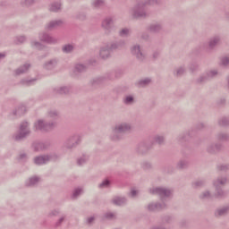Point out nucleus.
I'll return each instance as SVG.
<instances>
[{"label":"nucleus","mask_w":229,"mask_h":229,"mask_svg":"<svg viewBox=\"0 0 229 229\" xmlns=\"http://www.w3.org/2000/svg\"><path fill=\"white\" fill-rule=\"evenodd\" d=\"M47 157V162H56L58 158H60V156L56 153H50V154H46Z\"/></svg>","instance_id":"2f4dec72"},{"label":"nucleus","mask_w":229,"mask_h":229,"mask_svg":"<svg viewBox=\"0 0 229 229\" xmlns=\"http://www.w3.org/2000/svg\"><path fill=\"white\" fill-rule=\"evenodd\" d=\"M14 115H23L26 114V106L21 105L14 112Z\"/></svg>","instance_id":"e433bc0d"},{"label":"nucleus","mask_w":229,"mask_h":229,"mask_svg":"<svg viewBox=\"0 0 229 229\" xmlns=\"http://www.w3.org/2000/svg\"><path fill=\"white\" fill-rule=\"evenodd\" d=\"M105 217L106 219H117V215H115V213H112V212H107L105 214Z\"/></svg>","instance_id":"c03bdc74"},{"label":"nucleus","mask_w":229,"mask_h":229,"mask_svg":"<svg viewBox=\"0 0 229 229\" xmlns=\"http://www.w3.org/2000/svg\"><path fill=\"white\" fill-rule=\"evenodd\" d=\"M216 140L219 142H229V133L225 131H220L216 134Z\"/></svg>","instance_id":"aec40b11"},{"label":"nucleus","mask_w":229,"mask_h":229,"mask_svg":"<svg viewBox=\"0 0 229 229\" xmlns=\"http://www.w3.org/2000/svg\"><path fill=\"white\" fill-rule=\"evenodd\" d=\"M199 199L202 200H209L212 199L213 196H212V192H210V191H203L199 196Z\"/></svg>","instance_id":"c756f323"},{"label":"nucleus","mask_w":229,"mask_h":229,"mask_svg":"<svg viewBox=\"0 0 229 229\" xmlns=\"http://www.w3.org/2000/svg\"><path fill=\"white\" fill-rule=\"evenodd\" d=\"M65 221V216H62L55 224V226H60L62 225V222Z\"/></svg>","instance_id":"09e8293b"},{"label":"nucleus","mask_w":229,"mask_h":229,"mask_svg":"<svg viewBox=\"0 0 229 229\" xmlns=\"http://www.w3.org/2000/svg\"><path fill=\"white\" fill-rule=\"evenodd\" d=\"M218 64L223 69H228V67H229V58H221Z\"/></svg>","instance_id":"4c0bfd02"},{"label":"nucleus","mask_w":229,"mask_h":229,"mask_svg":"<svg viewBox=\"0 0 229 229\" xmlns=\"http://www.w3.org/2000/svg\"><path fill=\"white\" fill-rule=\"evenodd\" d=\"M111 203L116 207H123L128 203L126 197L115 196L111 199Z\"/></svg>","instance_id":"4468645a"},{"label":"nucleus","mask_w":229,"mask_h":229,"mask_svg":"<svg viewBox=\"0 0 229 229\" xmlns=\"http://www.w3.org/2000/svg\"><path fill=\"white\" fill-rule=\"evenodd\" d=\"M96 65H99V61L94 58H90L85 64H76L74 66L73 73L80 74L81 72H85L89 67H96Z\"/></svg>","instance_id":"39448f33"},{"label":"nucleus","mask_w":229,"mask_h":229,"mask_svg":"<svg viewBox=\"0 0 229 229\" xmlns=\"http://www.w3.org/2000/svg\"><path fill=\"white\" fill-rule=\"evenodd\" d=\"M208 80H214V78H217L219 75V72L217 70H210L206 72Z\"/></svg>","instance_id":"473e14b6"},{"label":"nucleus","mask_w":229,"mask_h":229,"mask_svg":"<svg viewBox=\"0 0 229 229\" xmlns=\"http://www.w3.org/2000/svg\"><path fill=\"white\" fill-rule=\"evenodd\" d=\"M60 117V113L58 110L55 109H50L47 111V118L50 119V121H56Z\"/></svg>","instance_id":"a211bd4d"},{"label":"nucleus","mask_w":229,"mask_h":229,"mask_svg":"<svg viewBox=\"0 0 229 229\" xmlns=\"http://www.w3.org/2000/svg\"><path fill=\"white\" fill-rule=\"evenodd\" d=\"M203 128H205V123H199L197 125V130H203Z\"/></svg>","instance_id":"603ef678"},{"label":"nucleus","mask_w":229,"mask_h":229,"mask_svg":"<svg viewBox=\"0 0 229 229\" xmlns=\"http://www.w3.org/2000/svg\"><path fill=\"white\" fill-rule=\"evenodd\" d=\"M218 124L222 126V128H226L229 126V117L224 116L218 120Z\"/></svg>","instance_id":"72a5a7b5"},{"label":"nucleus","mask_w":229,"mask_h":229,"mask_svg":"<svg viewBox=\"0 0 229 229\" xmlns=\"http://www.w3.org/2000/svg\"><path fill=\"white\" fill-rule=\"evenodd\" d=\"M72 92V89L71 86H61L53 89V93L59 94V96H67V94H71Z\"/></svg>","instance_id":"ddd939ff"},{"label":"nucleus","mask_w":229,"mask_h":229,"mask_svg":"<svg viewBox=\"0 0 229 229\" xmlns=\"http://www.w3.org/2000/svg\"><path fill=\"white\" fill-rule=\"evenodd\" d=\"M209 81V79H208L207 73H204L195 80V83L197 85H203V83H207V81Z\"/></svg>","instance_id":"393cba45"},{"label":"nucleus","mask_w":229,"mask_h":229,"mask_svg":"<svg viewBox=\"0 0 229 229\" xmlns=\"http://www.w3.org/2000/svg\"><path fill=\"white\" fill-rule=\"evenodd\" d=\"M129 196H131V198H135V196H137V191L131 190V192L129 193Z\"/></svg>","instance_id":"8fccbe9b"},{"label":"nucleus","mask_w":229,"mask_h":229,"mask_svg":"<svg viewBox=\"0 0 229 229\" xmlns=\"http://www.w3.org/2000/svg\"><path fill=\"white\" fill-rule=\"evenodd\" d=\"M215 187V198L217 199H224L228 196V192L223 190V186H214Z\"/></svg>","instance_id":"2eb2a0df"},{"label":"nucleus","mask_w":229,"mask_h":229,"mask_svg":"<svg viewBox=\"0 0 229 229\" xmlns=\"http://www.w3.org/2000/svg\"><path fill=\"white\" fill-rule=\"evenodd\" d=\"M80 142H81V136H80V134H73L65 140L64 148H66V149H72L76 148Z\"/></svg>","instance_id":"0eeeda50"},{"label":"nucleus","mask_w":229,"mask_h":229,"mask_svg":"<svg viewBox=\"0 0 229 229\" xmlns=\"http://www.w3.org/2000/svg\"><path fill=\"white\" fill-rule=\"evenodd\" d=\"M187 167H189V161H187L185 159H181L176 164V169L182 170V169H187Z\"/></svg>","instance_id":"c85d7f7f"},{"label":"nucleus","mask_w":229,"mask_h":229,"mask_svg":"<svg viewBox=\"0 0 229 229\" xmlns=\"http://www.w3.org/2000/svg\"><path fill=\"white\" fill-rule=\"evenodd\" d=\"M183 74H185V67L183 66H181L174 71V76H175V78H182Z\"/></svg>","instance_id":"7c9ffc66"},{"label":"nucleus","mask_w":229,"mask_h":229,"mask_svg":"<svg viewBox=\"0 0 229 229\" xmlns=\"http://www.w3.org/2000/svg\"><path fill=\"white\" fill-rule=\"evenodd\" d=\"M153 148V144L149 143L148 141L143 140L140 141L135 147V153L137 155H140L144 157V155H148L149 150Z\"/></svg>","instance_id":"423d86ee"},{"label":"nucleus","mask_w":229,"mask_h":229,"mask_svg":"<svg viewBox=\"0 0 229 229\" xmlns=\"http://www.w3.org/2000/svg\"><path fill=\"white\" fill-rule=\"evenodd\" d=\"M128 29H123L122 30V31L120 32L121 35H128Z\"/></svg>","instance_id":"864d4df0"},{"label":"nucleus","mask_w":229,"mask_h":229,"mask_svg":"<svg viewBox=\"0 0 229 229\" xmlns=\"http://www.w3.org/2000/svg\"><path fill=\"white\" fill-rule=\"evenodd\" d=\"M30 133H31V131H30V123L28 122H22L20 124L18 132L13 135V140H16V142H21V140H24Z\"/></svg>","instance_id":"20e7f679"},{"label":"nucleus","mask_w":229,"mask_h":229,"mask_svg":"<svg viewBox=\"0 0 229 229\" xmlns=\"http://www.w3.org/2000/svg\"><path fill=\"white\" fill-rule=\"evenodd\" d=\"M57 64H58V61H56V59H50L44 64V69H47V71H51V69H55V67H56Z\"/></svg>","instance_id":"412c9836"},{"label":"nucleus","mask_w":229,"mask_h":229,"mask_svg":"<svg viewBox=\"0 0 229 229\" xmlns=\"http://www.w3.org/2000/svg\"><path fill=\"white\" fill-rule=\"evenodd\" d=\"M4 56H6V54H4V53L0 54V58H4Z\"/></svg>","instance_id":"13d9d810"},{"label":"nucleus","mask_w":229,"mask_h":229,"mask_svg":"<svg viewBox=\"0 0 229 229\" xmlns=\"http://www.w3.org/2000/svg\"><path fill=\"white\" fill-rule=\"evenodd\" d=\"M106 80H114V75H112V73H106V75L92 79L89 81V83L91 87H98V85H101V83H105Z\"/></svg>","instance_id":"1a4fd4ad"},{"label":"nucleus","mask_w":229,"mask_h":229,"mask_svg":"<svg viewBox=\"0 0 229 229\" xmlns=\"http://www.w3.org/2000/svg\"><path fill=\"white\" fill-rule=\"evenodd\" d=\"M198 69H199V65L196 63H193L190 65V71L191 72H196V71H198Z\"/></svg>","instance_id":"a18cd8bd"},{"label":"nucleus","mask_w":229,"mask_h":229,"mask_svg":"<svg viewBox=\"0 0 229 229\" xmlns=\"http://www.w3.org/2000/svg\"><path fill=\"white\" fill-rule=\"evenodd\" d=\"M229 178L228 175L223 174L219 175L213 181V187H225L228 183Z\"/></svg>","instance_id":"f8f14e48"},{"label":"nucleus","mask_w":229,"mask_h":229,"mask_svg":"<svg viewBox=\"0 0 229 229\" xmlns=\"http://www.w3.org/2000/svg\"><path fill=\"white\" fill-rule=\"evenodd\" d=\"M227 85H228V89H229V75H228V79H227Z\"/></svg>","instance_id":"052dcab7"},{"label":"nucleus","mask_w":229,"mask_h":229,"mask_svg":"<svg viewBox=\"0 0 229 229\" xmlns=\"http://www.w3.org/2000/svg\"><path fill=\"white\" fill-rule=\"evenodd\" d=\"M130 131H131V124L128 123H118L113 127L110 139L114 142L123 140L125 133H130Z\"/></svg>","instance_id":"f257e3e1"},{"label":"nucleus","mask_w":229,"mask_h":229,"mask_svg":"<svg viewBox=\"0 0 229 229\" xmlns=\"http://www.w3.org/2000/svg\"><path fill=\"white\" fill-rule=\"evenodd\" d=\"M124 105H133L135 103V98L131 95L126 96L123 99Z\"/></svg>","instance_id":"58836bf2"},{"label":"nucleus","mask_w":229,"mask_h":229,"mask_svg":"<svg viewBox=\"0 0 229 229\" xmlns=\"http://www.w3.org/2000/svg\"><path fill=\"white\" fill-rule=\"evenodd\" d=\"M56 127V121H45L44 119H38L34 123V128L36 131H41L42 133H49Z\"/></svg>","instance_id":"f03ea898"},{"label":"nucleus","mask_w":229,"mask_h":229,"mask_svg":"<svg viewBox=\"0 0 229 229\" xmlns=\"http://www.w3.org/2000/svg\"><path fill=\"white\" fill-rule=\"evenodd\" d=\"M59 9H60V7H58L57 9H55V7H52V8H51L52 12H56V11L59 10Z\"/></svg>","instance_id":"4d7b16f0"},{"label":"nucleus","mask_w":229,"mask_h":229,"mask_svg":"<svg viewBox=\"0 0 229 229\" xmlns=\"http://www.w3.org/2000/svg\"><path fill=\"white\" fill-rule=\"evenodd\" d=\"M149 83H151V78H145V79L140 80L137 82V87H140V88L148 87Z\"/></svg>","instance_id":"bb28decb"},{"label":"nucleus","mask_w":229,"mask_h":229,"mask_svg":"<svg viewBox=\"0 0 229 229\" xmlns=\"http://www.w3.org/2000/svg\"><path fill=\"white\" fill-rule=\"evenodd\" d=\"M87 162H89V155L87 154H83L81 157L77 158V165H84Z\"/></svg>","instance_id":"cd10ccee"},{"label":"nucleus","mask_w":229,"mask_h":229,"mask_svg":"<svg viewBox=\"0 0 229 229\" xmlns=\"http://www.w3.org/2000/svg\"><path fill=\"white\" fill-rule=\"evenodd\" d=\"M141 167H142V169H144V171H149V169H153V165H151V163L146 161L141 164Z\"/></svg>","instance_id":"ea45409f"},{"label":"nucleus","mask_w":229,"mask_h":229,"mask_svg":"<svg viewBox=\"0 0 229 229\" xmlns=\"http://www.w3.org/2000/svg\"><path fill=\"white\" fill-rule=\"evenodd\" d=\"M72 49H74V46H72L71 44H67L63 47L64 53H71V51H72Z\"/></svg>","instance_id":"79ce46f5"},{"label":"nucleus","mask_w":229,"mask_h":229,"mask_svg":"<svg viewBox=\"0 0 229 229\" xmlns=\"http://www.w3.org/2000/svg\"><path fill=\"white\" fill-rule=\"evenodd\" d=\"M51 144L49 142L36 141L32 143L33 150L36 152L46 151L49 149Z\"/></svg>","instance_id":"9b49d317"},{"label":"nucleus","mask_w":229,"mask_h":229,"mask_svg":"<svg viewBox=\"0 0 229 229\" xmlns=\"http://www.w3.org/2000/svg\"><path fill=\"white\" fill-rule=\"evenodd\" d=\"M25 158H27L26 154L22 153V154L20 155V159L21 160H24Z\"/></svg>","instance_id":"6e6d98bb"},{"label":"nucleus","mask_w":229,"mask_h":229,"mask_svg":"<svg viewBox=\"0 0 229 229\" xmlns=\"http://www.w3.org/2000/svg\"><path fill=\"white\" fill-rule=\"evenodd\" d=\"M30 67H31V64H25L22 66H20L18 69L14 71L15 76H21V74H26L28 71L30 70Z\"/></svg>","instance_id":"f3484780"},{"label":"nucleus","mask_w":229,"mask_h":229,"mask_svg":"<svg viewBox=\"0 0 229 229\" xmlns=\"http://www.w3.org/2000/svg\"><path fill=\"white\" fill-rule=\"evenodd\" d=\"M153 141L156 144H158L159 146H162L163 144H165V136L157 134L153 137Z\"/></svg>","instance_id":"4be33fe9"},{"label":"nucleus","mask_w":229,"mask_h":229,"mask_svg":"<svg viewBox=\"0 0 229 229\" xmlns=\"http://www.w3.org/2000/svg\"><path fill=\"white\" fill-rule=\"evenodd\" d=\"M177 139L179 142H186V140H189V139H191V132H184L179 135Z\"/></svg>","instance_id":"f704fd0d"},{"label":"nucleus","mask_w":229,"mask_h":229,"mask_svg":"<svg viewBox=\"0 0 229 229\" xmlns=\"http://www.w3.org/2000/svg\"><path fill=\"white\" fill-rule=\"evenodd\" d=\"M206 151L208 155H217L223 151V144L219 142H209L206 146Z\"/></svg>","instance_id":"6e6552de"},{"label":"nucleus","mask_w":229,"mask_h":229,"mask_svg":"<svg viewBox=\"0 0 229 229\" xmlns=\"http://www.w3.org/2000/svg\"><path fill=\"white\" fill-rule=\"evenodd\" d=\"M58 214H60L58 210H54L50 213L51 216H58Z\"/></svg>","instance_id":"5fc2aeb1"},{"label":"nucleus","mask_w":229,"mask_h":229,"mask_svg":"<svg viewBox=\"0 0 229 229\" xmlns=\"http://www.w3.org/2000/svg\"><path fill=\"white\" fill-rule=\"evenodd\" d=\"M94 216H90L87 219V224L88 225H92V223H94Z\"/></svg>","instance_id":"3c124183"},{"label":"nucleus","mask_w":229,"mask_h":229,"mask_svg":"<svg viewBox=\"0 0 229 229\" xmlns=\"http://www.w3.org/2000/svg\"><path fill=\"white\" fill-rule=\"evenodd\" d=\"M162 221L164 224L169 225V223H171V221H173V217H171L169 216H165L162 218Z\"/></svg>","instance_id":"49530a36"},{"label":"nucleus","mask_w":229,"mask_h":229,"mask_svg":"<svg viewBox=\"0 0 229 229\" xmlns=\"http://www.w3.org/2000/svg\"><path fill=\"white\" fill-rule=\"evenodd\" d=\"M137 51H139V47H137Z\"/></svg>","instance_id":"680f3d73"},{"label":"nucleus","mask_w":229,"mask_h":229,"mask_svg":"<svg viewBox=\"0 0 229 229\" xmlns=\"http://www.w3.org/2000/svg\"><path fill=\"white\" fill-rule=\"evenodd\" d=\"M207 185V181L205 179H199L191 183L193 189H201V187H205Z\"/></svg>","instance_id":"5701e85b"},{"label":"nucleus","mask_w":229,"mask_h":229,"mask_svg":"<svg viewBox=\"0 0 229 229\" xmlns=\"http://www.w3.org/2000/svg\"><path fill=\"white\" fill-rule=\"evenodd\" d=\"M40 182V178L37 176L30 177L29 179V182H26V187H34V185H37Z\"/></svg>","instance_id":"a878e982"},{"label":"nucleus","mask_w":229,"mask_h":229,"mask_svg":"<svg viewBox=\"0 0 229 229\" xmlns=\"http://www.w3.org/2000/svg\"><path fill=\"white\" fill-rule=\"evenodd\" d=\"M99 189H106L107 187H110V180L106 179L104 180L99 185Z\"/></svg>","instance_id":"a19ab883"},{"label":"nucleus","mask_w":229,"mask_h":229,"mask_svg":"<svg viewBox=\"0 0 229 229\" xmlns=\"http://www.w3.org/2000/svg\"><path fill=\"white\" fill-rule=\"evenodd\" d=\"M148 192L154 196H159L161 201H165L167 198H171L173 190L165 187H153L148 190Z\"/></svg>","instance_id":"7ed1b4c3"},{"label":"nucleus","mask_w":229,"mask_h":229,"mask_svg":"<svg viewBox=\"0 0 229 229\" xmlns=\"http://www.w3.org/2000/svg\"><path fill=\"white\" fill-rule=\"evenodd\" d=\"M147 208L148 212H158V210H164V208H167V205L164 202H152L148 205Z\"/></svg>","instance_id":"9d476101"},{"label":"nucleus","mask_w":229,"mask_h":229,"mask_svg":"<svg viewBox=\"0 0 229 229\" xmlns=\"http://www.w3.org/2000/svg\"><path fill=\"white\" fill-rule=\"evenodd\" d=\"M216 171H218V173H228L229 163H222V164L217 165Z\"/></svg>","instance_id":"b1692460"},{"label":"nucleus","mask_w":229,"mask_h":229,"mask_svg":"<svg viewBox=\"0 0 229 229\" xmlns=\"http://www.w3.org/2000/svg\"><path fill=\"white\" fill-rule=\"evenodd\" d=\"M216 104L219 106H223L224 105H226V98H220V99H218Z\"/></svg>","instance_id":"de8ad7c7"},{"label":"nucleus","mask_w":229,"mask_h":229,"mask_svg":"<svg viewBox=\"0 0 229 229\" xmlns=\"http://www.w3.org/2000/svg\"><path fill=\"white\" fill-rule=\"evenodd\" d=\"M185 225H187V222H185V221L181 223V226H185Z\"/></svg>","instance_id":"bf43d9fd"},{"label":"nucleus","mask_w":229,"mask_h":229,"mask_svg":"<svg viewBox=\"0 0 229 229\" xmlns=\"http://www.w3.org/2000/svg\"><path fill=\"white\" fill-rule=\"evenodd\" d=\"M229 214V206H224L220 208L215 210V216L216 217H223L225 216H228Z\"/></svg>","instance_id":"dca6fc26"},{"label":"nucleus","mask_w":229,"mask_h":229,"mask_svg":"<svg viewBox=\"0 0 229 229\" xmlns=\"http://www.w3.org/2000/svg\"><path fill=\"white\" fill-rule=\"evenodd\" d=\"M35 81H37V79H31V80L22 79L20 81V85H23L25 87H30V85H33V83H35Z\"/></svg>","instance_id":"c9c22d12"},{"label":"nucleus","mask_w":229,"mask_h":229,"mask_svg":"<svg viewBox=\"0 0 229 229\" xmlns=\"http://www.w3.org/2000/svg\"><path fill=\"white\" fill-rule=\"evenodd\" d=\"M34 164L36 165H44L47 164V157L46 155H41L34 157Z\"/></svg>","instance_id":"6ab92c4d"},{"label":"nucleus","mask_w":229,"mask_h":229,"mask_svg":"<svg viewBox=\"0 0 229 229\" xmlns=\"http://www.w3.org/2000/svg\"><path fill=\"white\" fill-rule=\"evenodd\" d=\"M82 192H83L82 188H76L72 192V198L76 199V198H78V196H80V194H81Z\"/></svg>","instance_id":"37998d69"}]
</instances>
